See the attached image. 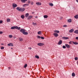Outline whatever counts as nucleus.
Here are the masks:
<instances>
[{
    "instance_id": "nucleus-1",
    "label": "nucleus",
    "mask_w": 78,
    "mask_h": 78,
    "mask_svg": "<svg viewBox=\"0 0 78 78\" xmlns=\"http://www.w3.org/2000/svg\"><path fill=\"white\" fill-rule=\"evenodd\" d=\"M16 9L19 11H21V12H23L25 11V8H20L17 7L16 8Z\"/></svg>"
},
{
    "instance_id": "nucleus-2",
    "label": "nucleus",
    "mask_w": 78,
    "mask_h": 78,
    "mask_svg": "<svg viewBox=\"0 0 78 78\" xmlns=\"http://www.w3.org/2000/svg\"><path fill=\"white\" fill-rule=\"evenodd\" d=\"M37 45H39V46H43L44 45V44L41 43H39L37 44Z\"/></svg>"
},
{
    "instance_id": "nucleus-3",
    "label": "nucleus",
    "mask_w": 78,
    "mask_h": 78,
    "mask_svg": "<svg viewBox=\"0 0 78 78\" xmlns=\"http://www.w3.org/2000/svg\"><path fill=\"white\" fill-rule=\"evenodd\" d=\"M53 36H55V37H57L58 36V34L56 33H54L53 34Z\"/></svg>"
},
{
    "instance_id": "nucleus-4",
    "label": "nucleus",
    "mask_w": 78,
    "mask_h": 78,
    "mask_svg": "<svg viewBox=\"0 0 78 78\" xmlns=\"http://www.w3.org/2000/svg\"><path fill=\"white\" fill-rule=\"evenodd\" d=\"M26 31L25 30L23 29L20 30V32H21V33H22L23 34L24 33V31Z\"/></svg>"
},
{
    "instance_id": "nucleus-5",
    "label": "nucleus",
    "mask_w": 78,
    "mask_h": 78,
    "mask_svg": "<svg viewBox=\"0 0 78 78\" xmlns=\"http://www.w3.org/2000/svg\"><path fill=\"white\" fill-rule=\"evenodd\" d=\"M12 5L13 8H16L17 6V5L15 3H13Z\"/></svg>"
},
{
    "instance_id": "nucleus-6",
    "label": "nucleus",
    "mask_w": 78,
    "mask_h": 78,
    "mask_svg": "<svg viewBox=\"0 0 78 78\" xmlns=\"http://www.w3.org/2000/svg\"><path fill=\"white\" fill-rule=\"evenodd\" d=\"M62 40H60L58 42V45H61L62 44Z\"/></svg>"
},
{
    "instance_id": "nucleus-7",
    "label": "nucleus",
    "mask_w": 78,
    "mask_h": 78,
    "mask_svg": "<svg viewBox=\"0 0 78 78\" xmlns=\"http://www.w3.org/2000/svg\"><path fill=\"white\" fill-rule=\"evenodd\" d=\"M23 34H24V35H27L28 34V32H26L25 31H24L23 33Z\"/></svg>"
},
{
    "instance_id": "nucleus-8",
    "label": "nucleus",
    "mask_w": 78,
    "mask_h": 78,
    "mask_svg": "<svg viewBox=\"0 0 78 78\" xmlns=\"http://www.w3.org/2000/svg\"><path fill=\"white\" fill-rule=\"evenodd\" d=\"M74 31V30L73 29H72L70 30L69 31V33H73Z\"/></svg>"
},
{
    "instance_id": "nucleus-9",
    "label": "nucleus",
    "mask_w": 78,
    "mask_h": 78,
    "mask_svg": "<svg viewBox=\"0 0 78 78\" xmlns=\"http://www.w3.org/2000/svg\"><path fill=\"white\" fill-rule=\"evenodd\" d=\"M65 46H66V47L68 48H70V46L67 44H66Z\"/></svg>"
},
{
    "instance_id": "nucleus-10",
    "label": "nucleus",
    "mask_w": 78,
    "mask_h": 78,
    "mask_svg": "<svg viewBox=\"0 0 78 78\" xmlns=\"http://www.w3.org/2000/svg\"><path fill=\"white\" fill-rule=\"evenodd\" d=\"M16 26L12 27H11V29L12 30H14V29H16Z\"/></svg>"
},
{
    "instance_id": "nucleus-11",
    "label": "nucleus",
    "mask_w": 78,
    "mask_h": 78,
    "mask_svg": "<svg viewBox=\"0 0 78 78\" xmlns=\"http://www.w3.org/2000/svg\"><path fill=\"white\" fill-rule=\"evenodd\" d=\"M33 17V16H30L27 18V19H28L29 20H30V19H31V18Z\"/></svg>"
},
{
    "instance_id": "nucleus-12",
    "label": "nucleus",
    "mask_w": 78,
    "mask_h": 78,
    "mask_svg": "<svg viewBox=\"0 0 78 78\" xmlns=\"http://www.w3.org/2000/svg\"><path fill=\"white\" fill-rule=\"evenodd\" d=\"M36 5L39 6V5H41V3L39 2H37Z\"/></svg>"
},
{
    "instance_id": "nucleus-13",
    "label": "nucleus",
    "mask_w": 78,
    "mask_h": 78,
    "mask_svg": "<svg viewBox=\"0 0 78 78\" xmlns=\"http://www.w3.org/2000/svg\"><path fill=\"white\" fill-rule=\"evenodd\" d=\"M68 22L69 23H70L72 22V19H69L68 20Z\"/></svg>"
},
{
    "instance_id": "nucleus-14",
    "label": "nucleus",
    "mask_w": 78,
    "mask_h": 78,
    "mask_svg": "<svg viewBox=\"0 0 78 78\" xmlns=\"http://www.w3.org/2000/svg\"><path fill=\"white\" fill-rule=\"evenodd\" d=\"M8 46H13V44L12 43H9L8 44Z\"/></svg>"
},
{
    "instance_id": "nucleus-15",
    "label": "nucleus",
    "mask_w": 78,
    "mask_h": 78,
    "mask_svg": "<svg viewBox=\"0 0 78 78\" xmlns=\"http://www.w3.org/2000/svg\"><path fill=\"white\" fill-rule=\"evenodd\" d=\"M73 44H74L75 45H78V43L77 42H73Z\"/></svg>"
},
{
    "instance_id": "nucleus-16",
    "label": "nucleus",
    "mask_w": 78,
    "mask_h": 78,
    "mask_svg": "<svg viewBox=\"0 0 78 78\" xmlns=\"http://www.w3.org/2000/svg\"><path fill=\"white\" fill-rule=\"evenodd\" d=\"M54 32L55 33H59V30H55L54 31Z\"/></svg>"
},
{
    "instance_id": "nucleus-17",
    "label": "nucleus",
    "mask_w": 78,
    "mask_h": 78,
    "mask_svg": "<svg viewBox=\"0 0 78 78\" xmlns=\"http://www.w3.org/2000/svg\"><path fill=\"white\" fill-rule=\"evenodd\" d=\"M21 1L22 3H25L27 0H21Z\"/></svg>"
},
{
    "instance_id": "nucleus-18",
    "label": "nucleus",
    "mask_w": 78,
    "mask_h": 78,
    "mask_svg": "<svg viewBox=\"0 0 78 78\" xmlns=\"http://www.w3.org/2000/svg\"><path fill=\"white\" fill-rule=\"evenodd\" d=\"M16 29H17V30H20V27H18L17 26H16Z\"/></svg>"
},
{
    "instance_id": "nucleus-19",
    "label": "nucleus",
    "mask_w": 78,
    "mask_h": 78,
    "mask_svg": "<svg viewBox=\"0 0 78 78\" xmlns=\"http://www.w3.org/2000/svg\"><path fill=\"white\" fill-rule=\"evenodd\" d=\"M62 38L63 39H69V37H62Z\"/></svg>"
},
{
    "instance_id": "nucleus-20",
    "label": "nucleus",
    "mask_w": 78,
    "mask_h": 78,
    "mask_svg": "<svg viewBox=\"0 0 78 78\" xmlns=\"http://www.w3.org/2000/svg\"><path fill=\"white\" fill-rule=\"evenodd\" d=\"M28 16H29V13H27L25 14V16L26 17H28Z\"/></svg>"
},
{
    "instance_id": "nucleus-21",
    "label": "nucleus",
    "mask_w": 78,
    "mask_h": 78,
    "mask_svg": "<svg viewBox=\"0 0 78 78\" xmlns=\"http://www.w3.org/2000/svg\"><path fill=\"white\" fill-rule=\"evenodd\" d=\"M74 18L75 19H78V15H76L74 16Z\"/></svg>"
},
{
    "instance_id": "nucleus-22",
    "label": "nucleus",
    "mask_w": 78,
    "mask_h": 78,
    "mask_svg": "<svg viewBox=\"0 0 78 78\" xmlns=\"http://www.w3.org/2000/svg\"><path fill=\"white\" fill-rule=\"evenodd\" d=\"M74 33L76 34H78V30H76L74 32Z\"/></svg>"
},
{
    "instance_id": "nucleus-23",
    "label": "nucleus",
    "mask_w": 78,
    "mask_h": 78,
    "mask_svg": "<svg viewBox=\"0 0 78 78\" xmlns=\"http://www.w3.org/2000/svg\"><path fill=\"white\" fill-rule=\"evenodd\" d=\"M28 5H29V4H25L23 5V7H24V6L25 7V6H28Z\"/></svg>"
},
{
    "instance_id": "nucleus-24",
    "label": "nucleus",
    "mask_w": 78,
    "mask_h": 78,
    "mask_svg": "<svg viewBox=\"0 0 78 78\" xmlns=\"http://www.w3.org/2000/svg\"><path fill=\"white\" fill-rule=\"evenodd\" d=\"M21 17L22 18V19H24V17H25V16H24V15H22L21 16Z\"/></svg>"
},
{
    "instance_id": "nucleus-25",
    "label": "nucleus",
    "mask_w": 78,
    "mask_h": 78,
    "mask_svg": "<svg viewBox=\"0 0 78 78\" xmlns=\"http://www.w3.org/2000/svg\"><path fill=\"white\" fill-rule=\"evenodd\" d=\"M44 19H46V18H48V16H47V15H44Z\"/></svg>"
},
{
    "instance_id": "nucleus-26",
    "label": "nucleus",
    "mask_w": 78,
    "mask_h": 78,
    "mask_svg": "<svg viewBox=\"0 0 78 78\" xmlns=\"http://www.w3.org/2000/svg\"><path fill=\"white\" fill-rule=\"evenodd\" d=\"M11 20L9 19H7V22H10V20Z\"/></svg>"
},
{
    "instance_id": "nucleus-27",
    "label": "nucleus",
    "mask_w": 78,
    "mask_h": 78,
    "mask_svg": "<svg viewBox=\"0 0 78 78\" xmlns=\"http://www.w3.org/2000/svg\"><path fill=\"white\" fill-rule=\"evenodd\" d=\"M35 57L37 58V59H39V57L38 55H35Z\"/></svg>"
},
{
    "instance_id": "nucleus-28",
    "label": "nucleus",
    "mask_w": 78,
    "mask_h": 78,
    "mask_svg": "<svg viewBox=\"0 0 78 78\" xmlns=\"http://www.w3.org/2000/svg\"><path fill=\"white\" fill-rule=\"evenodd\" d=\"M72 76H75V73H72Z\"/></svg>"
},
{
    "instance_id": "nucleus-29",
    "label": "nucleus",
    "mask_w": 78,
    "mask_h": 78,
    "mask_svg": "<svg viewBox=\"0 0 78 78\" xmlns=\"http://www.w3.org/2000/svg\"><path fill=\"white\" fill-rule=\"evenodd\" d=\"M50 6H53V4L52 3H50L49 4Z\"/></svg>"
},
{
    "instance_id": "nucleus-30",
    "label": "nucleus",
    "mask_w": 78,
    "mask_h": 78,
    "mask_svg": "<svg viewBox=\"0 0 78 78\" xmlns=\"http://www.w3.org/2000/svg\"><path fill=\"white\" fill-rule=\"evenodd\" d=\"M28 66V65H27V64H26L24 66V67L25 68H26L27 67V66Z\"/></svg>"
},
{
    "instance_id": "nucleus-31",
    "label": "nucleus",
    "mask_w": 78,
    "mask_h": 78,
    "mask_svg": "<svg viewBox=\"0 0 78 78\" xmlns=\"http://www.w3.org/2000/svg\"><path fill=\"white\" fill-rule=\"evenodd\" d=\"M38 34H41V31H39L37 33Z\"/></svg>"
},
{
    "instance_id": "nucleus-32",
    "label": "nucleus",
    "mask_w": 78,
    "mask_h": 78,
    "mask_svg": "<svg viewBox=\"0 0 78 78\" xmlns=\"http://www.w3.org/2000/svg\"><path fill=\"white\" fill-rule=\"evenodd\" d=\"M9 37H10V38H12V35H9Z\"/></svg>"
},
{
    "instance_id": "nucleus-33",
    "label": "nucleus",
    "mask_w": 78,
    "mask_h": 78,
    "mask_svg": "<svg viewBox=\"0 0 78 78\" xmlns=\"http://www.w3.org/2000/svg\"><path fill=\"white\" fill-rule=\"evenodd\" d=\"M32 24L33 25H34V26L37 25V24H36V23H33Z\"/></svg>"
},
{
    "instance_id": "nucleus-34",
    "label": "nucleus",
    "mask_w": 78,
    "mask_h": 78,
    "mask_svg": "<svg viewBox=\"0 0 78 78\" xmlns=\"http://www.w3.org/2000/svg\"><path fill=\"white\" fill-rule=\"evenodd\" d=\"M19 40L20 41H23V39L22 38H21L19 39Z\"/></svg>"
},
{
    "instance_id": "nucleus-35",
    "label": "nucleus",
    "mask_w": 78,
    "mask_h": 78,
    "mask_svg": "<svg viewBox=\"0 0 78 78\" xmlns=\"http://www.w3.org/2000/svg\"><path fill=\"white\" fill-rule=\"evenodd\" d=\"M5 48L4 47H2L1 48V50H3V49H4V48Z\"/></svg>"
},
{
    "instance_id": "nucleus-36",
    "label": "nucleus",
    "mask_w": 78,
    "mask_h": 78,
    "mask_svg": "<svg viewBox=\"0 0 78 78\" xmlns=\"http://www.w3.org/2000/svg\"><path fill=\"white\" fill-rule=\"evenodd\" d=\"M37 37L38 39H40L41 38V36H37Z\"/></svg>"
},
{
    "instance_id": "nucleus-37",
    "label": "nucleus",
    "mask_w": 78,
    "mask_h": 78,
    "mask_svg": "<svg viewBox=\"0 0 78 78\" xmlns=\"http://www.w3.org/2000/svg\"><path fill=\"white\" fill-rule=\"evenodd\" d=\"M34 3V2H31V4L32 5H33V4Z\"/></svg>"
},
{
    "instance_id": "nucleus-38",
    "label": "nucleus",
    "mask_w": 78,
    "mask_h": 78,
    "mask_svg": "<svg viewBox=\"0 0 78 78\" xmlns=\"http://www.w3.org/2000/svg\"><path fill=\"white\" fill-rule=\"evenodd\" d=\"M62 48H66V46L63 45L62 46Z\"/></svg>"
},
{
    "instance_id": "nucleus-39",
    "label": "nucleus",
    "mask_w": 78,
    "mask_h": 78,
    "mask_svg": "<svg viewBox=\"0 0 78 78\" xmlns=\"http://www.w3.org/2000/svg\"><path fill=\"white\" fill-rule=\"evenodd\" d=\"M75 59L76 61H77V60L78 59V57H75Z\"/></svg>"
},
{
    "instance_id": "nucleus-40",
    "label": "nucleus",
    "mask_w": 78,
    "mask_h": 78,
    "mask_svg": "<svg viewBox=\"0 0 78 78\" xmlns=\"http://www.w3.org/2000/svg\"><path fill=\"white\" fill-rule=\"evenodd\" d=\"M73 42V41H70L69 42V44H72V42Z\"/></svg>"
},
{
    "instance_id": "nucleus-41",
    "label": "nucleus",
    "mask_w": 78,
    "mask_h": 78,
    "mask_svg": "<svg viewBox=\"0 0 78 78\" xmlns=\"http://www.w3.org/2000/svg\"><path fill=\"white\" fill-rule=\"evenodd\" d=\"M41 39H44V37H41Z\"/></svg>"
},
{
    "instance_id": "nucleus-42",
    "label": "nucleus",
    "mask_w": 78,
    "mask_h": 78,
    "mask_svg": "<svg viewBox=\"0 0 78 78\" xmlns=\"http://www.w3.org/2000/svg\"><path fill=\"white\" fill-rule=\"evenodd\" d=\"M3 21L2 20H0V23H2Z\"/></svg>"
},
{
    "instance_id": "nucleus-43",
    "label": "nucleus",
    "mask_w": 78,
    "mask_h": 78,
    "mask_svg": "<svg viewBox=\"0 0 78 78\" xmlns=\"http://www.w3.org/2000/svg\"><path fill=\"white\" fill-rule=\"evenodd\" d=\"M67 25H64L63 26V27H67Z\"/></svg>"
},
{
    "instance_id": "nucleus-44",
    "label": "nucleus",
    "mask_w": 78,
    "mask_h": 78,
    "mask_svg": "<svg viewBox=\"0 0 78 78\" xmlns=\"http://www.w3.org/2000/svg\"><path fill=\"white\" fill-rule=\"evenodd\" d=\"M3 34V32L2 31H0V34Z\"/></svg>"
},
{
    "instance_id": "nucleus-45",
    "label": "nucleus",
    "mask_w": 78,
    "mask_h": 78,
    "mask_svg": "<svg viewBox=\"0 0 78 78\" xmlns=\"http://www.w3.org/2000/svg\"><path fill=\"white\" fill-rule=\"evenodd\" d=\"M76 40H78V37H76Z\"/></svg>"
},
{
    "instance_id": "nucleus-46",
    "label": "nucleus",
    "mask_w": 78,
    "mask_h": 78,
    "mask_svg": "<svg viewBox=\"0 0 78 78\" xmlns=\"http://www.w3.org/2000/svg\"><path fill=\"white\" fill-rule=\"evenodd\" d=\"M28 3L29 4H30V1H29L28 2Z\"/></svg>"
},
{
    "instance_id": "nucleus-47",
    "label": "nucleus",
    "mask_w": 78,
    "mask_h": 78,
    "mask_svg": "<svg viewBox=\"0 0 78 78\" xmlns=\"http://www.w3.org/2000/svg\"><path fill=\"white\" fill-rule=\"evenodd\" d=\"M8 69L9 70H10V69H11V67H9Z\"/></svg>"
},
{
    "instance_id": "nucleus-48",
    "label": "nucleus",
    "mask_w": 78,
    "mask_h": 78,
    "mask_svg": "<svg viewBox=\"0 0 78 78\" xmlns=\"http://www.w3.org/2000/svg\"><path fill=\"white\" fill-rule=\"evenodd\" d=\"M28 48L30 50H31V48Z\"/></svg>"
},
{
    "instance_id": "nucleus-49",
    "label": "nucleus",
    "mask_w": 78,
    "mask_h": 78,
    "mask_svg": "<svg viewBox=\"0 0 78 78\" xmlns=\"http://www.w3.org/2000/svg\"><path fill=\"white\" fill-rule=\"evenodd\" d=\"M62 17H60V19H62Z\"/></svg>"
},
{
    "instance_id": "nucleus-50",
    "label": "nucleus",
    "mask_w": 78,
    "mask_h": 78,
    "mask_svg": "<svg viewBox=\"0 0 78 78\" xmlns=\"http://www.w3.org/2000/svg\"><path fill=\"white\" fill-rule=\"evenodd\" d=\"M35 18H37V16H36L35 17Z\"/></svg>"
},
{
    "instance_id": "nucleus-51",
    "label": "nucleus",
    "mask_w": 78,
    "mask_h": 78,
    "mask_svg": "<svg viewBox=\"0 0 78 78\" xmlns=\"http://www.w3.org/2000/svg\"><path fill=\"white\" fill-rule=\"evenodd\" d=\"M76 2L78 3V0H76Z\"/></svg>"
},
{
    "instance_id": "nucleus-52",
    "label": "nucleus",
    "mask_w": 78,
    "mask_h": 78,
    "mask_svg": "<svg viewBox=\"0 0 78 78\" xmlns=\"http://www.w3.org/2000/svg\"><path fill=\"white\" fill-rule=\"evenodd\" d=\"M3 44H1V45H3Z\"/></svg>"
},
{
    "instance_id": "nucleus-53",
    "label": "nucleus",
    "mask_w": 78,
    "mask_h": 78,
    "mask_svg": "<svg viewBox=\"0 0 78 78\" xmlns=\"http://www.w3.org/2000/svg\"><path fill=\"white\" fill-rule=\"evenodd\" d=\"M34 12H32V14H34Z\"/></svg>"
},
{
    "instance_id": "nucleus-54",
    "label": "nucleus",
    "mask_w": 78,
    "mask_h": 78,
    "mask_svg": "<svg viewBox=\"0 0 78 78\" xmlns=\"http://www.w3.org/2000/svg\"><path fill=\"white\" fill-rule=\"evenodd\" d=\"M11 49H12V48H11Z\"/></svg>"
}]
</instances>
